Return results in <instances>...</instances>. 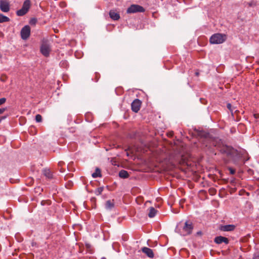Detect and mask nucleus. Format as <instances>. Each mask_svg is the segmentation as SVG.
<instances>
[{"mask_svg": "<svg viewBox=\"0 0 259 259\" xmlns=\"http://www.w3.org/2000/svg\"><path fill=\"white\" fill-rule=\"evenodd\" d=\"M214 241L215 243L218 244H221L223 242L225 243L226 244H228L229 243L228 239L221 236L216 237L214 238Z\"/></svg>", "mask_w": 259, "mask_h": 259, "instance_id": "1a4fd4ad", "label": "nucleus"}, {"mask_svg": "<svg viewBox=\"0 0 259 259\" xmlns=\"http://www.w3.org/2000/svg\"><path fill=\"white\" fill-rule=\"evenodd\" d=\"M43 175L48 179L53 178V174L49 169H44L42 170Z\"/></svg>", "mask_w": 259, "mask_h": 259, "instance_id": "4468645a", "label": "nucleus"}, {"mask_svg": "<svg viewBox=\"0 0 259 259\" xmlns=\"http://www.w3.org/2000/svg\"><path fill=\"white\" fill-rule=\"evenodd\" d=\"M142 251L148 257L150 258H153L154 254L152 249L147 247H144L142 248Z\"/></svg>", "mask_w": 259, "mask_h": 259, "instance_id": "9d476101", "label": "nucleus"}, {"mask_svg": "<svg viewBox=\"0 0 259 259\" xmlns=\"http://www.w3.org/2000/svg\"><path fill=\"white\" fill-rule=\"evenodd\" d=\"M10 21V19L9 17L0 13V23L9 22Z\"/></svg>", "mask_w": 259, "mask_h": 259, "instance_id": "a211bd4d", "label": "nucleus"}, {"mask_svg": "<svg viewBox=\"0 0 259 259\" xmlns=\"http://www.w3.org/2000/svg\"><path fill=\"white\" fill-rule=\"evenodd\" d=\"M145 11V9L138 5H132L126 10L127 13H135L137 12H144Z\"/></svg>", "mask_w": 259, "mask_h": 259, "instance_id": "20e7f679", "label": "nucleus"}, {"mask_svg": "<svg viewBox=\"0 0 259 259\" xmlns=\"http://www.w3.org/2000/svg\"><path fill=\"white\" fill-rule=\"evenodd\" d=\"M103 189H104L103 187H99V188H97L95 191V194L96 195H100L102 193Z\"/></svg>", "mask_w": 259, "mask_h": 259, "instance_id": "412c9836", "label": "nucleus"}, {"mask_svg": "<svg viewBox=\"0 0 259 259\" xmlns=\"http://www.w3.org/2000/svg\"><path fill=\"white\" fill-rule=\"evenodd\" d=\"M235 229V226L232 225H227L221 226L220 229L223 231H231Z\"/></svg>", "mask_w": 259, "mask_h": 259, "instance_id": "ddd939ff", "label": "nucleus"}, {"mask_svg": "<svg viewBox=\"0 0 259 259\" xmlns=\"http://www.w3.org/2000/svg\"><path fill=\"white\" fill-rule=\"evenodd\" d=\"M92 176L94 178L101 177L100 169L99 168H96L95 171L92 174Z\"/></svg>", "mask_w": 259, "mask_h": 259, "instance_id": "6ab92c4d", "label": "nucleus"}, {"mask_svg": "<svg viewBox=\"0 0 259 259\" xmlns=\"http://www.w3.org/2000/svg\"><path fill=\"white\" fill-rule=\"evenodd\" d=\"M6 101L5 98H2L0 99V106L4 104Z\"/></svg>", "mask_w": 259, "mask_h": 259, "instance_id": "b1692460", "label": "nucleus"}, {"mask_svg": "<svg viewBox=\"0 0 259 259\" xmlns=\"http://www.w3.org/2000/svg\"><path fill=\"white\" fill-rule=\"evenodd\" d=\"M8 116V115H5V116H1L0 117V123L1 122V121L4 119H5Z\"/></svg>", "mask_w": 259, "mask_h": 259, "instance_id": "c756f323", "label": "nucleus"}, {"mask_svg": "<svg viewBox=\"0 0 259 259\" xmlns=\"http://www.w3.org/2000/svg\"><path fill=\"white\" fill-rule=\"evenodd\" d=\"M30 7V1L29 0H26L23 3L22 8L26 11L27 12L28 11L29 8Z\"/></svg>", "mask_w": 259, "mask_h": 259, "instance_id": "2eb2a0df", "label": "nucleus"}, {"mask_svg": "<svg viewBox=\"0 0 259 259\" xmlns=\"http://www.w3.org/2000/svg\"><path fill=\"white\" fill-rule=\"evenodd\" d=\"M110 17L114 20H118L120 18V15L114 10H110L109 12Z\"/></svg>", "mask_w": 259, "mask_h": 259, "instance_id": "9b49d317", "label": "nucleus"}, {"mask_svg": "<svg viewBox=\"0 0 259 259\" xmlns=\"http://www.w3.org/2000/svg\"><path fill=\"white\" fill-rule=\"evenodd\" d=\"M35 120L37 122H40L42 121V117L40 114H37L35 116Z\"/></svg>", "mask_w": 259, "mask_h": 259, "instance_id": "4be33fe9", "label": "nucleus"}, {"mask_svg": "<svg viewBox=\"0 0 259 259\" xmlns=\"http://www.w3.org/2000/svg\"><path fill=\"white\" fill-rule=\"evenodd\" d=\"M0 10L4 13H8L10 10V3L8 0H0Z\"/></svg>", "mask_w": 259, "mask_h": 259, "instance_id": "39448f33", "label": "nucleus"}, {"mask_svg": "<svg viewBox=\"0 0 259 259\" xmlns=\"http://www.w3.org/2000/svg\"><path fill=\"white\" fill-rule=\"evenodd\" d=\"M227 107L231 112H233V109L232 108V105L230 103L227 104Z\"/></svg>", "mask_w": 259, "mask_h": 259, "instance_id": "393cba45", "label": "nucleus"}, {"mask_svg": "<svg viewBox=\"0 0 259 259\" xmlns=\"http://www.w3.org/2000/svg\"><path fill=\"white\" fill-rule=\"evenodd\" d=\"M1 57H2V56H1V55L0 54V58H1Z\"/></svg>", "mask_w": 259, "mask_h": 259, "instance_id": "c9c22d12", "label": "nucleus"}, {"mask_svg": "<svg viewBox=\"0 0 259 259\" xmlns=\"http://www.w3.org/2000/svg\"><path fill=\"white\" fill-rule=\"evenodd\" d=\"M177 229L179 230L180 233L182 235L186 236L190 235L192 233L193 229V224L191 222L187 221L183 226L180 223L177 226Z\"/></svg>", "mask_w": 259, "mask_h": 259, "instance_id": "f03ea898", "label": "nucleus"}, {"mask_svg": "<svg viewBox=\"0 0 259 259\" xmlns=\"http://www.w3.org/2000/svg\"><path fill=\"white\" fill-rule=\"evenodd\" d=\"M169 136H172L173 135V132H170L169 133Z\"/></svg>", "mask_w": 259, "mask_h": 259, "instance_id": "473e14b6", "label": "nucleus"}, {"mask_svg": "<svg viewBox=\"0 0 259 259\" xmlns=\"http://www.w3.org/2000/svg\"><path fill=\"white\" fill-rule=\"evenodd\" d=\"M228 169L231 175H234L235 173V170L231 167H229Z\"/></svg>", "mask_w": 259, "mask_h": 259, "instance_id": "a878e982", "label": "nucleus"}, {"mask_svg": "<svg viewBox=\"0 0 259 259\" xmlns=\"http://www.w3.org/2000/svg\"><path fill=\"white\" fill-rule=\"evenodd\" d=\"M27 13V12L22 8L21 9L17 11L16 14L18 16H22L26 14Z\"/></svg>", "mask_w": 259, "mask_h": 259, "instance_id": "aec40b11", "label": "nucleus"}, {"mask_svg": "<svg viewBox=\"0 0 259 259\" xmlns=\"http://www.w3.org/2000/svg\"><path fill=\"white\" fill-rule=\"evenodd\" d=\"M226 39V35L221 33H215L210 37L209 41L212 44H220L224 42Z\"/></svg>", "mask_w": 259, "mask_h": 259, "instance_id": "7ed1b4c3", "label": "nucleus"}, {"mask_svg": "<svg viewBox=\"0 0 259 259\" xmlns=\"http://www.w3.org/2000/svg\"><path fill=\"white\" fill-rule=\"evenodd\" d=\"M119 176L121 178L125 179L128 177L129 175L127 171L122 169L119 171Z\"/></svg>", "mask_w": 259, "mask_h": 259, "instance_id": "f3484780", "label": "nucleus"}, {"mask_svg": "<svg viewBox=\"0 0 259 259\" xmlns=\"http://www.w3.org/2000/svg\"><path fill=\"white\" fill-rule=\"evenodd\" d=\"M141 102L139 99H135L131 104L132 110L133 111L138 112L141 107Z\"/></svg>", "mask_w": 259, "mask_h": 259, "instance_id": "6e6552de", "label": "nucleus"}, {"mask_svg": "<svg viewBox=\"0 0 259 259\" xmlns=\"http://www.w3.org/2000/svg\"><path fill=\"white\" fill-rule=\"evenodd\" d=\"M36 22V20L35 19H32L30 21V23L31 24H35Z\"/></svg>", "mask_w": 259, "mask_h": 259, "instance_id": "c85d7f7f", "label": "nucleus"}, {"mask_svg": "<svg viewBox=\"0 0 259 259\" xmlns=\"http://www.w3.org/2000/svg\"><path fill=\"white\" fill-rule=\"evenodd\" d=\"M51 49L50 46L47 42H44L40 47V52L43 55L47 57L49 55Z\"/></svg>", "mask_w": 259, "mask_h": 259, "instance_id": "0eeeda50", "label": "nucleus"}, {"mask_svg": "<svg viewBox=\"0 0 259 259\" xmlns=\"http://www.w3.org/2000/svg\"><path fill=\"white\" fill-rule=\"evenodd\" d=\"M209 191L211 194H214L216 192V190L214 188H211L209 190Z\"/></svg>", "mask_w": 259, "mask_h": 259, "instance_id": "bb28decb", "label": "nucleus"}, {"mask_svg": "<svg viewBox=\"0 0 259 259\" xmlns=\"http://www.w3.org/2000/svg\"><path fill=\"white\" fill-rule=\"evenodd\" d=\"M6 110L7 108H0V114H2Z\"/></svg>", "mask_w": 259, "mask_h": 259, "instance_id": "cd10ccee", "label": "nucleus"}, {"mask_svg": "<svg viewBox=\"0 0 259 259\" xmlns=\"http://www.w3.org/2000/svg\"><path fill=\"white\" fill-rule=\"evenodd\" d=\"M30 34V27L28 25L23 27L21 30V38L24 39H27Z\"/></svg>", "mask_w": 259, "mask_h": 259, "instance_id": "423d86ee", "label": "nucleus"}, {"mask_svg": "<svg viewBox=\"0 0 259 259\" xmlns=\"http://www.w3.org/2000/svg\"><path fill=\"white\" fill-rule=\"evenodd\" d=\"M105 208L108 210H111L114 207V200H108L105 203Z\"/></svg>", "mask_w": 259, "mask_h": 259, "instance_id": "f8f14e48", "label": "nucleus"}, {"mask_svg": "<svg viewBox=\"0 0 259 259\" xmlns=\"http://www.w3.org/2000/svg\"><path fill=\"white\" fill-rule=\"evenodd\" d=\"M254 117L255 118H259V114H254Z\"/></svg>", "mask_w": 259, "mask_h": 259, "instance_id": "2f4dec72", "label": "nucleus"}, {"mask_svg": "<svg viewBox=\"0 0 259 259\" xmlns=\"http://www.w3.org/2000/svg\"><path fill=\"white\" fill-rule=\"evenodd\" d=\"M157 211L154 207H151L149 208V212L148 213V217L149 218H153L155 217L157 213Z\"/></svg>", "mask_w": 259, "mask_h": 259, "instance_id": "dca6fc26", "label": "nucleus"}, {"mask_svg": "<svg viewBox=\"0 0 259 259\" xmlns=\"http://www.w3.org/2000/svg\"><path fill=\"white\" fill-rule=\"evenodd\" d=\"M195 74H196V76H198L199 75V72H195Z\"/></svg>", "mask_w": 259, "mask_h": 259, "instance_id": "72a5a7b5", "label": "nucleus"}, {"mask_svg": "<svg viewBox=\"0 0 259 259\" xmlns=\"http://www.w3.org/2000/svg\"><path fill=\"white\" fill-rule=\"evenodd\" d=\"M252 259H259V254H254Z\"/></svg>", "mask_w": 259, "mask_h": 259, "instance_id": "7c9ffc66", "label": "nucleus"}, {"mask_svg": "<svg viewBox=\"0 0 259 259\" xmlns=\"http://www.w3.org/2000/svg\"><path fill=\"white\" fill-rule=\"evenodd\" d=\"M210 143L213 146L218 148L219 151L228 157L233 156L236 153V150L233 147L224 145L219 138H213L210 140Z\"/></svg>", "mask_w": 259, "mask_h": 259, "instance_id": "f257e3e1", "label": "nucleus"}, {"mask_svg": "<svg viewBox=\"0 0 259 259\" xmlns=\"http://www.w3.org/2000/svg\"><path fill=\"white\" fill-rule=\"evenodd\" d=\"M201 233V232H198L197 233V234H200Z\"/></svg>", "mask_w": 259, "mask_h": 259, "instance_id": "f704fd0d", "label": "nucleus"}, {"mask_svg": "<svg viewBox=\"0 0 259 259\" xmlns=\"http://www.w3.org/2000/svg\"><path fill=\"white\" fill-rule=\"evenodd\" d=\"M85 247L88 250V251H89L91 253H92V251H91V245L89 243H85Z\"/></svg>", "mask_w": 259, "mask_h": 259, "instance_id": "5701e85b", "label": "nucleus"}]
</instances>
